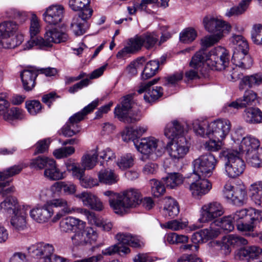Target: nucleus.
<instances>
[{
    "label": "nucleus",
    "instance_id": "nucleus-37",
    "mask_svg": "<svg viewBox=\"0 0 262 262\" xmlns=\"http://www.w3.org/2000/svg\"><path fill=\"white\" fill-rule=\"evenodd\" d=\"M98 154L96 149L92 150L81 158V163L86 170L93 169L97 163Z\"/></svg>",
    "mask_w": 262,
    "mask_h": 262
},
{
    "label": "nucleus",
    "instance_id": "nucleus-7",
    "mask_svg": "<svg viewBox=\"0 0 262 262\" xmlns=\"http://www.w3.org/2000/svg\"><path fill=\"white\" fill-rule=\"evenodd\" d=\"M98 105V100H95L85 106L81 111L71 116L62 128V133L65 137H72L80 131L78 123L85 115L92 112Z\"/></svg>",
    "mask_w": 262,
    "mask_h": 262
},
{
    "label": "nucleus",
    "instance_id": "nucleus-11",
    "mask_svg": "<svg viewBox=\"0 0 262 262\" xmlns=\"http://www.w3.org/2000/svg\"><path fill=\"white\" fill-rule=\"evenodd\" d=\"M134 144L140 152L145 155H149L155 152L160 156L165 151V147L163 143L152 137L134 141Z\"/></svg>",
    "mask_w": 262,
    "mask_h": 262
},
{
    "label": "nucleus",
    "instance_id": "nucleus-41",
    "mask_svg": "<svg viewBox=\"0 0 262 262\" xmlns=\"http://www.w3.org/2000/svg\"><path fill=\"white\" fill-rule=\"evenodd\" d=\"M249 190L251 200L256 205L262 207V181L251 184Z\"/></svg>",
    "mask_w": 262,
    "mask_h": 262
},
{
    "label": "nucleus",
    "instance_id": "nucleus-18",
    "mask_svg": "<svg viewBox=\"0 0 262 262\" xmlns=\"http://www.w3.org/2000/svg\"><path fill=\"white\" fill-rule=\"evenodd\" d=\"M261 253L262 249L257 246H247L236 251L235 258L241 260L246 259L247 262H262V259L258 260Z\"/></svg>",
    "mask_w": 262,
    "mask_h": 262
},
{
    "label": "nucleus",
    "instance_id": "nucleus-48",
    "mask_svg": "<svg viewBox=\"0 0 262 262\" xmlns=\"http://www.w3.org/2000/svg\"><path fill=\"white\" fill-rule=\"evenodd\" d=\"M130 250L127 246H121L119 244H115L102 250L104 255H112L116 253L121 255L122 253L126 254L130 253Z\"/></svg>",
    "mask_w": 262,
    "mask_h": 262
},
{
    "label": "nucleus",
    "instance_id": "nucleus-31",
    "mask_svg": "<svg viewBox=\"0 0 262 262\" xmlns=\"http://www.w3.org/2000/svg\"><path fill=\"white\" fill-rule=\"evenodd\" d=\"M232 63L243 69L250 68L252 65L253 60L248 53L234 52L231 59Z\"/></svg>",
    "mask_w": 262,
    "mask_h": 262
},
{
    "label": "nucleus",
    "instance_id": "nucleus-39",
    "mask_svg": "<svg viewBox=\"0 0 262 262\" xmlns=\"http://www.w3.org/2000/svg\"><path fill=\"white\" fill-rule=\"evenodd\" d=\"M18 30V26L13 21H6L0 24V36L2 38L13 37Z\"/></svg>",
    "mask_w": 262,
    "mask_h": 262
},
{
    "label": "nucleus",
    "instance_id": "nucleus-55",
    "mask_svg": "<svg viewBox=\"0 0 262 262\" xmlns=\"http://www.w3.org/2000/svg\"><path fill=\"white\" fill-rule=\"evenodd\" d=\"M11 225L18 230H23L26 226V219L17 214V212L10 215Z\"/></svg>",
    "mask_w": 262,
    "mask_h": 262
},
{
    "label": "nucleus",
    "instance_id": "nucleus-52",
    "mask_svg": "<svg viewBox=\"0 0 262 262\" xmlns=\"http://www.w3.org/2000/svg\"><path fill=\"white\" fill-rule=\"evenodd\" d=\"M4 40L3 47L4 48L11 49L14 48L19 45L23 40V37L21 35H16L13 37H8L7 38H2Z\"/></svg>",
    "mask_w": 262,
    "mask_h": 262
},
{
    "label": "nucleus",
    "instance_id": "nucleus-30",
    "mask_svg": "<svg viewBox=\"0 0 262 262\" xmlns=\"http://www.w3.org/2000/svg\"><path fill=\"white\" fill-rule=\"evenodd\" d=\"M85 223L78 219L68 216L63 219L60 222V228L61 231L69 232L78 228H84Z\"/></svg>",
    "mask_w": 262,
    "mask_h": 262
},
{
    "label": "nucleus",
    "instance_id": "nucleus-61",
    "mask_svg": "<svg viewBox=\"0 0 262 262\" xmlns=\"http://www.w3.org/2000/svg\"><path fill=\"white\" fill-rule=\"evenodd\" d=\"M26 107L29 113L32 115L40 113L42 109L41 104L39 101L36 100L27 101Z\"/></svg>",
    "mask_w": 262,
    "mask_h": 262
},
{
    "label": "nucleus",
    "instance_id": "nucleus-14",
    "mask_svg": "<svg viewBox=\"0 0 262 262\" xmlns=\"http://www.w3.org/2000/svg\"><path fill=\"white\" fill-rule=\"evenodd\" d=\"M203 24L207 31L220 37H222L223 33H228L230 29V26L228 24L213 17H205Z\"/></svg>",
    "mask_w": 262,
    "mask_h": 262
},
{
    "label": "nucleus",
    "instance_id": "nucleus-47",
    "mask_svg": "<svg viewBox=\"0 0 262 262\" xmlns=\"http://www.w3.org/2000/svg\"><path fill=\"white\" fill-rule=\"evenodd\" d=\"M232 42L235 46L236 52L248 53L249 46L246 39L242 35H234L232 38Z\"/></svg>",
    "mask_w": 262,
    "mask_h": 262
},
{
    "label": "nucleus",
    "instance_id": "nucleus-19",
    "mask_svg": "<svg viewBox=\"0 0 262 262\" xmlns=\"http://www.w3.org/2000/svg\"><path fill=\"white\" fill-rule=\"evenodd\" d=\"M200 178H191L192 182L189 186V189L193 197L199 198L207 193L212 187L211 184L204 177L200 176Z\"/></svg>",
    "mask_w": 262,
    "mask_h": 262
},
{
    "label": "nucleus",
    "instance_id": "nucleus-9",
    "mask_svg": "<svg viewBox=\"0 0 262 262\" xmlns=\"http://www.w3.org/2000/svg\"><path fill=\"white\" fill-rule=\"evenodd\" d=\"M216 163V159L211 154L200 156L193 161V172L191 174L190 178H200V176L204 178L210 177Z\"/></svg>",
    "mask_w": 262,
    "mask_h": 262
},
{
    "label": "nucleus",
    "instance_id": "nucleus-40",
    "mask_svg": "<svg viewBox=\"0 0 262 262\" xmlns=\"http://www.w3.org/2000/svg\"><path fill=\"white\" fill-rule=\"evenodd\" d=\"M98 176L100 182L107 185L114 184L119 180L118 176L114 170L108 169L100 170Z\"/></svg>",
    "mask_w": 262,
    "mask_h": 262
},
{
    "label": "nucleus",
    "instance_id": "nucleus-16",
    "mask_svg": "<svg viewBox=\"0 0 262 262\" xmlns=\"http://www.w3.org/2000/svg\"><path fill=\"white\" fill-rule=\"evenodd\" d=\"M48 203L52 209H53L54 207L59 209V211L52 219L53 223L57 222L66 214H72L75 212H77L78 208L71 207L70 204L63 198L54 199L48 201Z\"/></svg>",
    "mask_w": 262,
    "mask_h": 262
},
{
    "label": "nucleus",
    "instance_id": "nucleus-1",
    "mask_svg": "<svg viewBox=\"0 0 262 262\" xmlns=\"http://www.w3.org/2000/svg\"><path fill=\"white\" fill-rule=\"evenodd\" d=\"M229 61V55L227 50L219 46L211 50L208 53L202 49L197 52L192 57L190 66L197 69L206 63L212 70L224 69Z\"/></svg>",
    "mask_w": 262,
    "mask_h": 262
},
{
    "label": "nucleus",
    "instance_id": "nucleus-26",
    "mask_svg": "<svg viewBox=\"0 0 262 262\" xmlns=\"http://www.w3.org/2000/svg\"><path fill=\"white\" fill-rule=\"evenodd\" d=\"M25 167L23 164L14 165L0 171V187H4L9 185L10 181L8 179L19 173Z\"/></svg>",
    "mask_w": 262,
    "mask_h": 262
},
{
    "label": "nucleus",
    "instance_id": "nucleus-8",
    "mask_svg": "<svg viewBox=\"0 0 262 262\" xmlns=\"http://www.w3.org/2000/svg\"><path fill=\"white\" fill-rule=\"evenodd\" d=\"M68 39V35L59 31L57 29L48 30L44 36V38L39 37L36 39L29 40L25 45V49L29 50L34 46H39L40 48L50 47L53 43H58L64 42Z\"/></svg>",
    "mask_w": 262,
    "mask_h": 262
},
{
    "label": "nucleus",
    "instance_id": "nucleus-51",
    "mask_svg": "<svg viewBox=\"0 0 262 262\" xmlns=\"http://www.w3.org/2000/svg\"><path fill=\"white\" fill-rule=\"evenodd\" d=\"M251 0H243L237 6L230 8L227 12L226 15L230 17L233 15L242 14L246 11Z\"/></svg>",
    "mask_w": 262,
    "mask_h": 262
},
{
    "label": "nucleus",
    "instance_id": "nucleus-20",
    "mask_svg": "<svg viewBox=\"0 0 262 262\" xmlns=\"http://www.w3.org/2000/svg\"><path fill=\"white\" fill-rule=\"evenodd\" d=\"M64 8L62 5H52L47 8L42 16L45 22L51 25H56L63 18Z\"/></svg>",
    "mask_w": 262,
    "mask_h": 262
},
{
    "label": "nucleus",
    "instance_id": "nucleus-34",
    "mask_svg": "<svg viewBox=\"0 0 262 262\" xmlns=\"http://www.w3.org/2000/svg\"><path fill=\"white\" fill-rule=\"evenodd\" d=\"M262 84V73H258L243 77L239 83L240 90H244L246 86L251 88Z\"/></svg>",
    "mask_w": 262,
    "mask_h": 262
},
{
    "label": "nucleus",
    "instance_id": "nucleus-4",
    "mask_svg": "<svg viewBox=\"0 0 262 262\" xmlns=\"http://www.w3.org/2000/svg\"><path fill=\"white\" fill-rule=\"evenodd\" d=\"M222 155L225 161V170L229 177L234 178L243 173L246 165L242 153L228 148L223 150Z\"/></svg>",
    "mask_w": 262,
    "mask_h": 262
},
{
    "label": "nucleus",
    "instance_id": "nucleus-57",
    "mask_svg": "<svg viewBox=\"0 0 262 262\" xmlns=\"http://www.w3.org/2000/svg\"><path fill=\"white\" fill-rule=\"evenodd\" d=\"M10 106L8 95L6 93H0V115H3L4 119H9L6 117V112Z\"/></svg>",
    "mask_w": 262,
    "mask_h": 262
},
{
    "label": "nucleus",
    "instance_id": "nucleus-25",
    "mask_svg": "<svg viewBox=\"0 0 262 262\" xmlns=\"http://www.w3.org/2000/svg\"><path fill=\"white\" fill-rule=\"evenodd\" d=\"M238 210L235 212L228 216H224L220 220H215V224L216 225V227L223 229L227 232L232 231L234 228V224H235L237 229L238 231L241 232H245V230H242L238 228V222H242V219H235V216L237 214Z\"/></svg>",
    "mask_w": 262,
    "mask_h": 262
},
{
    "label": "nucleus",
    "instance_id": "nucleus-17",
    "mask_svg": "<svg viewBox=\"0 0 262 262\" xmlns=\"http://www.w3.org/2000/svg\"><path fill=\"white\" fill-rule=\"evenodd\" d=\"M170 157L175 160L183 158L189 151V144L184 137H179L176 142H170L167 146Z\"/></svg>",
    "mask_w": 262,
    "mask_h": 262
},
{
    "label": "nucleus",
    "instance_id": "nucleus-60",
    "mask_svg": "<svg viewBox=\"0 0 262 262\" xmlns=\"http://www.w3.org/2000/svg\"><path fill=\"white\" fill-rule=\"evenodd\" d=\"M54 159L49 158L46 157L39 156L33 159L31 162V165L36 168L39 169L46 168L48 166L50 161H53Z\"/></svg>",
    "mask_w": 262,
    "mask_h": 262
},
{
    "label": "nucleus",
    "instance_id": "nucleus-35",
    "mask_svg": "<svg viewBox=\"0 0 262 262\" xmlns=\"http://www.w3.org/2000/svg\"><path fill=\"white\" fill-rule=\"evenodd\" d=\"M18 201L12 196L7 197L4 201L0 203V211L10 215L17 212Z\"/></svg>",
    "mask_w": 262,
    "mask_h": 262
},
{
    "label": "nucleus",
    "instance_id": "nucleus-32",
    "mask_svg": "<svg viewBox=\"0 0 262 262\" xmlns=\"http://www.w3.org/2000/svg\"><path fill=\"white\" fill-rule=\"evenodd\" d=\"M258 140L251 136L243 138L239 146L238 152H245L246 156L252 152L257 150L259 147Z\"/></svg>",
    "mask_w": 262,
    "mask_h": 262
},
{
    "label": "nucleus",
    "instance_id": "nucleus-24",
    "mask_svg": "<svg viewBox=\"0 0 262 262\" xmlns=\"http://www.w3.org/2000/svg\"><path fill=\"white\" fill-rule=\"evenodd\" d=\"M75 197L80 200L84 206L96 211H101L103 209L102 202L96 196L91 192L83 191L75 194Z\"/></svg>",
    "mask_w": 262,
    "mask_h": 262
},
{
    "label": "nucleus",
    "instance_id": "nucleus-42",
    "mask_svg": "<svg viewBox=\"0 0 262 262\" xmlns=\"http://www.w3.org/2000/svg\"><path fill=\"white\" fill-rule=\"evenodd\" d=\"M162 180L166 187L174 188L183 183V177L178 172L169 173L166 177L163 178Z\"/></svg>",
    "mask_w": 262,
    "mask_h": 262
},
{
    "label": "nucleus",
    "instance_id": "nucleus-56",
    "mask_svg": "<svg viewBox=\"0 0 262 262\" xmlns=\"http://www.w3.org/2000/svg\"><path fill=\"white\" fill-rule=\"evenodd\" d=\"M196 35V32L194 29L189 28L180 33V39L184 43H189L195 39Z\"/></svg>",
    "mask_w": 262,
    "mask_h": 262
},
{
    "label": "nucleus",
    "instance_id": "nucleus-12",
    "mask_svg": "<svg viewBox=\"0 0 262 262\" xmlns=\"http://www.w3.org/2000/svg\"><path fill=\"white\" fill-rule=\"evenodd\" d=\"M214 244L220 249L225 255L229 254L232 248L247 245L248 241L244 237L237 234H229L223 236L220 241L214 242Z\"/></svg>",
    "mask_w": 262,
    "mask_h": 262
},
{
    "label": "nucleus",
    "instance_id": "nucleus-50",
    "mask_svg": "<svg viewBox=\"0 0 262 262\" xmlns=\"http://www.w3.org/2000/svg\"><path fill=\"white\" fill-rule=\"evenodd\" d=\"M216 225L215 222H212L209 228L202 230L203 235L205 242L207 241L217 237L220 234L221 231L219 227H215Z\"/></svg>",
    "mask_w": 262,
    "mask_h": 262
},
{
    "label": "nucleus",
    "instance_id": "nucleus-23",
    "mask_svg": "<svg viewBox=\"0 0 262 262\" xmlns=\"http://www.w3.org/2000/svg\"><path fill=\"white\" fill-rule=\"evenodd\" d=\"M77 210V212L83 213L85 215L90 224L101 228L104 231H108L113 227L111 222L104 221L101 216L94 212L81 208H78Z\"/></svg>",
    "mask_w": 262,
    "mask_h": 262
},
{
    "label": "nucleus",
    "instance_id": "nucleus-2",
    "mask_svg": "<svg viewBox=\"0 0 262 262\" xmlns=\"http://www.w3.org/2000/svg\"><path fill=\"white\" fill-rule=\"evenodd\" d=\"M103 194L108 197L110 207L114 212L120 214L124 213L126 209L136 207L142 201L139 190L133 188L120 193L107 190Z\"/></svg>",
    "mask_w": 262,
    "mask_h": 262
},
{
    "label": "nucleus",
    "instance_id": "nucleus-29",
    "mask_svg": "<svg viewBox=\"0 0 262 262\" xmlns=\"http://www.w3.org/2000/svg\"><path fill=\"white\" fill-rule=\"evenodd\" d=\"M147 129L145 125L127 127L122 134V140L125 142L132 141L134 143V141L139 140L137 138L142 136Z\"/></svg>",
    "mask_w": 262,
    "mask_h": 262
},
{
    "label": "nucleus",
    "instance_id": "nucleus-36",
    "mask_svg": "<svg viewBox=\"0 0 262 262\" xmlns=\"http://www.w3.org/2000/svg\"><path fill=\"white\" fill-rule=\"evenodd\" d=\"M244 118L250 123H259L262 122V112L257 107H249L245 110Z\"/></svg>",
    "mask_w": 262,
    "mask_h": 262
},
{
    "label": "nucleus",
    "instance_id": "nucleus-64",
    "mask_svg": "<svg viewBox=\"0 0 262 262\" xmlns=\"http://www.w3.org/2000/svg\"><path fill=\"white\" fill-rule=\"evenodd\" d=\"M90 3V0H69V6L74 11L81 10Z\"/></svg>",
    "mask_w": 262,
    "mask_h": 262
},
{
    "label": "nucleus",
    "instance_id": "nucleus-13",
    "mask_svg": "<svg viewBox=\"0 0 262 262\" xmlns=\"http://www.w3.org/2000/svg\"><path fill=\"white\" fill-rule=\"evenodd\" d=\"M159 79L155 78L146 82L141 83L137 92L139 94L145 93L144 99L148 103L158 100L163 95V88L161 86H152L158 82Z\"/></svg>",
    "mask_w": 262,
    "mask_h": 262
},
{
    "label": "nucleus",
    "instance_id": "nucleus-43",
    "mask_svg": "<svg viewBox=\"0 0 262 262\" xmlns=\"http://www.w3.org/2000/svg\"><path fill=\"white\" fill-rule=\"evenodd\" d=\"M247 199V191L244 185L235 187L232 202L235 205H243Z\"/></svg>",
    "mask_w": 262,
    "mask_h": 262
},
{
    "label": "nucleus",
    "instance_id": "nucleus-15",
    "mask_svg": "<svg viewBox=\"0 0 262 262\" xmlns=\"http://www.w3.org/2000/svg\"><path fill=\"white\" fill-rule=\"evenodd\" d=\"M257 98V94L252 90L246 91L243 98L236 99L224 107V111L233 113L236 110L252 105Z\"/></svg>",
    "mask_w": 262,
    "mask_h": 262
},
{
    "label": "nucleus",
    "instance_id": "nucleus-3",
    "mask_svg": "<svg viewBox=\"0 0 262 262\" xmlns=\"http://www.w3.org/2000/svg\"><path fill=\"white\" fill-rule=\"evenodd\" d=\"M230 127V121L226 119H218L209 123L198 120L193 123V130L196 134L222 141L229 133Z\"/></svg>",
    "mask_w": 262,
    "mask_h": 262
},
{
    "label": "nucleus",
    "instance_id": "nucleus-33",
    "mask_svg": "<svg viewBox=\"0 0 262 262\" xmlns=\"http://www.w3.org/2000/svg\"><path fill=\"white\" fill-rule=\"evenodd\" d=\"M164 202L163 215L166 217L169 218H174L177 216L180 211L178 202L170 197L165 198Z\"/></svg>",
    "mask_w": 262,
    "mask_h": 262
},
{
    "label": "nucleus",
    "instance_id": "nucleus-62",
    "mask_svg": "<svg viewBox=\"0 0 262 262\" xmlns=\"http://www.w3.org/2000/svg\"><path fill=\"white\" fill-rule=\"evenodd\" d=\"M75 152V148L72 146L61 147L55 149L53 152L54 156L57 159H61L71 156Z\"/></svg>",
    "mask_w": 262,
    "mask_h": 262
},
{
    "label": "nucleus",
    "instance_id": "nucleus-27",
    "mask_svg": "<svg viewBox=\"0 0 262 262\" xmlns=\"http://www.w3.org/2000/svg\"><path fill=\"white\" fill-rule=\"evenodd\" d=\"M38 72L34 69H25L20 74L23 87L26 91H31L35 85Z\"/></svg>",
    "mask_w": 262,
    "mask_h": 262
},
{
    "label": "nucleus",
    "instance_id": "nucleus-54",
    "mask_svg": "<svg viewBox=\"0 0 262 262\" xmlns=\"http://www.w3.org/2000/svg\"><path fill=\"white\" fill-rule=\"evenodd\" d=\"M40 29L41 27L39 20L35 15H33L30 21L29 32L31 38L29 40L39 38L36 36L40 32Z\"/></svg>",
    "mask_w": 262,
    "mask_h": 262
},
{
    "label": "nucleus",
    "instance_id": "nucleus-45",
    "mask_svg": "<svg viewBox=\"0 0 262 262\" xmlns=\"http://www.w3.org/2000/svg\"><path fill=\"white\" fill-rule=\"evenodd\" d=\"M143 47L146 49L153 48L158 42L159 36L155 32H147L140 35Z\"/></svg>",
    "mask_w": 262,
    "mask_h": 262
},
{
    "label": "nucleus",
    "instance_id": "nucleus-5",
    "mask_svg": "<svg viewBox=\"0 0 262 262\" xmlns=\"http://www.w3.org/2000/svg\"><path fill=\"white\" fill-rule=\"evenodd\" d=\"M133 96L128 95L122 101L121 105L116 107L114 114L120 121L125 123H132L140 120V112L134 107Z\"/></svg>",
    "mask_w": 262,
    "mask_h": 262
},
{
    "label": "nucleus",
    "instance_id": "nucleus-22",
    "mask_svg": "<svg viewBox=\"0 0 262 262\" xmlns=\"http://www.w3.org/2000/svg\"><path fill=\"white\" fill-rule=\"evenodd\" d=\"M142 42L139 35H136L134 37L128 39L127 45L117 53V57L121 59L128 54H133L138 52L143 47Z\"/></svg>",
    "mask_w": 262,
    "mask_h": 262
},
{
    "label": "nucleus",
    "instance_id": "nucleus-38",
    "mask_svg": "<svg viewBox=\"0 0 262 262\" xmlns=\"http://www.w3.org/2000/svg\"><path fill=\"white\" fill-rule=\"evenodd\" d=\"M44 175L51 180H59L64 178L63 172L57 168L54 160L49 161L48 166L45 170Z\"/></svg>",
    "mask_w": 262,
    "mask_h": 262
},
{
    "label": "nucleus",
    "instance_id": "nucleus-58",
    "mask_svg": "<svg viewBox=\"0 0 262 262\" xmlns=\"http://www.w3.org/2000/svg\"><path fill=\"white\" fill-rule=\"evenodd\" d=\"M151 190L153 195L159 197L163 194L165 190L164 183L159 182L156 179L150 180Z\"/></svg>",
    "mask_w": 262,
    "mask_h": 262
},
{
    "label": "nucleus",
    "instance_id": "nucleus-6",
    "mask_svg": "<svg viewBox=\"0 0 262 262\" xmlns=\"http://www.w3.org/2000/svg\"><path fill=\"white\" fill-rule=\"evenodd\" d=\"M224 213L223 206L219 202H212L202 206L201 209L200 217L198 220L200 224H204L214 221L218 217ZM203 226V225L193 224L188 227L191 231L195 230Z\"/></svg>",
    "mask_w": 262,
    "mask_h": 262
},
{
    "label": "nucleus",
    "instance_id": "nucleus-63",
    "mask_svg": "<svg viewBox=\"0 0 262 262\" xmlns=\"http://www.w3.org/2000/svg\"><path fill=\"white\" fill-rule=\"evenodd\" d=\"M187 225V224L186 222L174 220L167 222L163 225V227L171 230L177 231L183 229L186 227Z\"/></svg>",
    "mask_w": 262,
    "mask_h": 262
},
{
    "label": "nucleus",
    "instance_id": "nucleus-46",
    "mask_svg": "<svg viewBox=\"0 0 262 262\" xmlns=\"http://www.w3.org/2000/svg\"><path fill=\"white\" fill-rule=\"evenodd\" d=\"M159 69V61L156 60L148 62L142 73V78L147 79L156 74Z\"/></svg>",
    "mask_w": 262,
    "mask_h": 262
},
{
    "label": "nucleus",
    "instance_id": "nucleus-28",
    "mask_svg": "<svg viewBox=\"0 0 262 262\" xmlns=\"http://www.w3.org/2000/svg\"><path fill=\"white\" fill-rule=\"evenodd\" d=\"M186 129L184 125L177 121H173L168 123L165 129L164 135L169 139H173L177 137H183Z\"/></svg>",
    "mask_w": 262,
    "mask_h": 262
},
{
    "label": "nucleus",
    "instance_id": "nucleus-49",
    "mask_svg": "<svg viewBox=\"0 0 262 262\" xmlns=\"http://www.w3.org/2000/svg\"><path fill=\"white\" fill-rule=\"evenodd\" d=\"M250 34L252 42L256 45L262 46V24L253 25Z\"/></svg>",
    "mask_w": 262,
    "mask_h": 262
},
{
    "label": "nucleus",
    "instance_id": "nucleus-21",
    "mask_svg": "<svg viewBox=\"0 0 262 262\" xmlns=\"http://www.w3.org/2000/svg\"><path fill=\"white\" fill-rule=\"evenodd\" d=\"M54 213V210L51 209L47 202L42 207L31 209L30 211V215L36 222L45 223L51 218Z\"/></svg>",
    "mask_w": 262,
    "mask_h": 262
},
{
    "label": "nucleus",
    "instance_id": "nucleus-59",
    "mask_svg": "<svg viewBox=\"0 0 262 262\" xmlns=\"http://www.w3.org/2000/svg\"><path fill=\"white\" fill-rule=\"evenodd\" d=\"M83 228L76 229L74 235L71 237L73 244L76 246L83 245L88 243L83 233Z\"/></svg>",
    "mask_w": 262,
    "mask_h": 262
},
{
    "label": "nucleus",
    "instance_id": "nucleus-53",
    "mask_svg": "<svg viewBox=\"0 0 262 262\" xmlns=\"http://www.w3.org/2000/svg\"><path fill=\"white\" fill-rule=\"evenodd\" d=\"M66 165L67 170L72 171L73 176L79 181L84 177L86 170L84 167L81 168L77 164L69 162H66Z\"/></svg>",
    "mask_w": 262,
    "mask_h": 262
},
{
    "label": "nucleus",
    "instance_id": "nucleus-10",
    "mask_svg": "<svg viewBox=\"0 0 262 262\" xmlns=\"http://www.w3.org/2000/svg\"><path fill=\"white\" fill-rule=\"evenodd\" d=\"M235 219H242V222H238V228L245 230V232L252 231L254 222L262 221V211L253 208L241 209L238 210Z\"/></svg>",
    "mask_w": 262,
    "mask_h": 262
},
{
    "label": "nucleus",
    "instance_id": "nucleus-44",
    "mask_svg": "<svg viewBox=\"0 0 262 262\" xmlns=\"http://www.w3.org/2000/svg\"><path fill=\"white\" fill-rule=\"evenodd\" d=\"M247 163L254 168L262 167V147L246 156Z\"/></svg>",
    "mask_w": 262,
    "mask_h": 262
}]
</instances>
